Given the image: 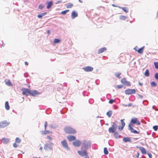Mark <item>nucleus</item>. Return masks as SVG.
Here are the masks:
<instances>
[{"label": "nucleus", "instance_id": "09e8293b", "mask_svg": "<svg viewBox=\"0 0 158 158\" xmlns=\"http://www.w3.org/2000/svg\"><path fill=\"white\" fill-rule=\"evenodd\" d=\"M47 125H48L47 122H45V124H44V127H45V130H46V127H47Z\"/></svg>", "mask_w": 158, "mask_h": 158}, {"label": "nucleus", "instance_id": "6e6552de", "mask_svg": "<svg viewBox=\"0 0 158 158\" xmlns=\"http://www.w3.org/2000/svg\"><path fill=\"white\" fill-rule=\"evenodd\" d=\"M121 83L127 86H131V84L130 82L127 81L126 78H123L121 80Z\"/></svg>", "mask_w": 158, "mask_h": 158}, {"label": "nucleus", "instance_id": "2eb2a0df", "mask_svg": "<svg viewBox=\"0 0 158 158\" xmlns=\"http://www.w3.org/2000/svg\"><path fill=\"white\" fill-rule=\"evenodd\" d=\"M144 48V46H143L138 50L136 49L135 48H134V49L139 53L142 54L143 53V50Z\"/></svg>", "mask_w": 158, "mask_h": 158}, {"label": "nucleus", "instance_id": "bb28decb", "mask_svg": "<svg viewBox=\"0 0 158 158\" xmlns=\"http://www.w3.org/2000/svg\"><path fill=\"white\" fill-rule=\"evenodd\" d=\"M144 75L146 77H148L149 75V71L148 69H147L145 72Z\"/></svg>", "mask_w": 158, "mask_h": 158}, {"label": "nucleus", "instance_id": "0eeeda50", "mask_svg": "<svg viewBox=\"0 0 158 158\" xmlns=\"http://www.w3.org/2000/svg\"><path fill=\"white\" fill-rule=\"evenodd\" d=\"M130 123L136 124L138 125H140V122L138 120L137 118H134L131 119L130 122Z\"/></svg>", "mask_w": 158, "mask_h": 158}, {"label": "nucleus", "instance_id": "4468645a", "mask_svg": "<svg viewBox=\"0 0 158 158\" xmlns=\"http://www.w3.org/2000/svg\"><path fill=\"white\" fill-rule=\"evenodd\" d=\"M124 120V119L121 120V122L122 125H121V127L119 126L118 127V129L120 131L122 130L123 129L124 127V126L125 125V123L123 121Z\"/></svg>", "mask_w": 158, "mask_h": 158}, {"label": "nucleus", "instance_id": "9d476101", "mask_svg": "<svg viewBox=\"0 0 158 158\" xmlns=\"http://www.w3.org/2000/svg\"><path fill=\"white\" fill-rule=\"evenodd\" d=\"M81 141L78 140H76L75 141L73 142V145L76 147H79L81 144Z\"/></svg>", "mask_w": 158, "mask_h": 158}, {"label": "nucleus", "instance_id": "4c0bfd02", "mask_svg": "<svg viewBox=\"0 0 158 158\" xmlns=\"http://www.w3.org/2000/svg\"><path fill=\"white\" fill-rule=\"evenodd\" d=\"M122 9L125 12L127 13L128 12V9L126 7H123Z\"/></svg>", "mask_w": 158, "mask_h": 158}, {"label": "nucleus", "instance_id": "2f4dec72", "mask_svg": "<svg viewBox=\"0 0 158 158\" xmlns=\"http://www.w3.org/2000/svg\"><path fill=\"white\" fill-rule=\"evenodd\" d=\"M121 73L118 72V73H115V76L118 78H120V75H121Z\"/></svg>", "mask_w": 158, "mask_h": 158}, {"label": "nucleus", "instance_id": "20e7f679", "mask_svg": "<svg viewBox=\"0 0 158 158\" xmlns=\"http://www.w3.org/2000/svg\"><path fill=\"white\" fill-rule=\"evenodd\" d=\"M83 151H78L77 152L79 155L82 156H85V158H89L88 156V154L85 150H83Z\"/></svg>", "mask_w": 158, "mask_h": 158}, {"label": "nucleus", "instance_id": "603ef678", "mask_svg": "<svg viewBox=\"0 0 158 158\" xmlns=\"http://www.w3.org/2000/svg\"><path fill=\"white\" fill-rule=\"evenodd\" d=\"M37 17H38V18H42V15H41V14L38 15V16H37Z\"/></svg>", "mask_w": 158, "mask_h": 158}, {"label": "nucleus", "instance_id": "dca6fc26", "mask_svg": "<svg viewBox=\"0 0 158 158\" xmlns=\"http://www.w3.org/2000/svg\"><path fill=\"white\" fill-rule=\"evenodd\" d=\"M136 147L139 149L143 154H146V149L144 148L141 147H139L138 146H137Z\"/></svg>", "mask_w": 158, "mask_h": 158}, {"label": "nucleus", "instance_id": "864d4df0", "mask_svg": "<svg viewBox=\"0 0 158 158\" xmlns=\"http://www.w3.org/2000/svg\"><path fill=\"white\" fill-rule=\"evenodd\" d=\"M47 138L49 140L52 139V138L49 136H47Z\"/></svg>", "mask_w": 158, "mask_h": 158}, {"label": "nucleus", "instance_id": "f704fd0d", "mask_svg": "<svg viewBox=\"0 0 158 158\" xmlns=\"http://www.w3.org/2000/svg\"><path fill=\"white\" fill-rule=\"evenodd\" d=\"M151 85L152 86H156L157 85L156 83L154 81H152L151 83Z\"/></svg>", "mask_w": 158, "mask_h": 158}, {"label": "nucleus", "instance_id": "49530a36", "mask_svg": "<svg viewBox=\"0 0 158 158\" xmlns=\"http://www.w3.org/2000/svg\"><path fill=\"white\" fill-rule=\"evenodd\" d=\"M155 77L158 80V73H156L155 75Z\"/></svg>", "mask_w": 158, "mask_h": 158}, {"label": "nucleus", "instance_id": "a211bd4d", "mask_svg": "<svg viewBox=\"0 0 158 158\" xmlns=\"http://www.w3.org/2000/svg\"><path fill=\"white\" fill-rule=\"evenodd\" d=\"M129 129L132 132L134 133L139 134V132L138 131H137L134 130L133 128L130 125H129Z\"/></svg>", "mask_w": 158, "mask_h": 158}, {"label": "nucleus", "instance_id": "5fc2aeb1", "mask_svg": "<svg viewBox=\"0 0 158 158\" xmlns=\"http://www.w3.org/2000/svg\"><path fill=\"white\" fill-rule=\"evenodd\" d=\"M139 155V152H138L137 153L136 155V157L137 158H138Z\"/></svg>", "mask_w": 158, "mask_h": 158}, {"label": "nucleus", "instance_id": "473e14b6", "mask_svg": "<svg viewBox=\"0 0 158 158\" xmlns=\"http://www.w3.org/2000/svg\"><path fill=\"white\" fill-rule=\"evenodd\" d=\"M60 42V40L57 39H55L54 40V43L55 44L59 43Z\"/></svg>", "mask_w": 158, "mask_h": 158}, {"label": "nucleus", "instance_id": "052dcab7", "mask_svg": "<svg viewBox=\"0 0 158 158\" xmlns=\"http://www.w3.org/2000/svg\"><path fill=\"white\" fill-rule=\"evenodd\" d=\"M79 1L81 3H82V2L80 0H79Z\"/></svg>", "mask_w": 158, "mask_h": 158}, {"label": "nucleus", "instance_id": "c9c22d12", "mask_svg": "<svg viewBox=\"0 0 158 158\" xmlns=\"http://www.w3.org/2000/svg\"><path fill=\"white\" fill-rule=\"evenodd\" d=\"M69 10H66L64 11H62L61 12V14L62 15H65L67 12H69Z\"/></svg>", "mask_w": 158, "mask_h": 158}, {"label": "nucleus", "instance_id": "3c124183", "mask_svg": "<svg viewBox=\"0 0 158 158\" xmlns=\"http://www.w3.org/2000/svg\"><path fill=\"white\" fill-rule=\"evenodd\" d=\"M47 14V13L46 12H44V13H42L41 14V15L43 17V16H44V15H45Z\"/></svg>", "mask_w": 158, "mask_h": 158}, {"label": "nucleus", "instance_id": "412c9836", "mask_svg": "<svg viewBox=\"0 0 158 158\" xmlns=\"http://www.w3.org/2000/svg\"><path fill=\"white\" fill-rule=\"evenodd\" d=\"M107 50V48L106 47H103L102 48L100 49L98 52V54H100L101 53H102L106 51Z\"/></svg>", "mask_w": 158, "mask_h": 158}, {"label": "nucleus", "instance_id": "bf43d9fd", "mask_svg": "<svg viewBox=\"0 0 158 158\" xmlns=\"http://www.w3.org/2000/svg\"><path fill=\"white\" fill-rule=\"evenodd\" d=\"M5 45V44L4 43H2V47H4Z\"/></svg>", "mask_w": 158, "mask_h": 158}, {"label": "nucleus", "instance_id": "7c9ffc66", "mask_svg": "<svg viewBox=\"0 0 158 158\" xmlns=\"http://www.w3.org/2000/svg\"><path fill=\"white\" fill-rule=\"evenodd\" d=\"M104 153L106 155H107L108 154V151L106 148H104Z\"/></svg>", "mask_w": 158, "mask_h": 158}, {"label": "nucleus", "instance_id": "b1692460", "mask_svg": "<svg viewBox=\"0 0 158 158\" xmlns=\"http://www.w3.org/2000/svg\"><path fill=\"white\" fill-rule=\"evenodd\" d=\"M6 84L9 86L12 85V84L10 80L5 81Z\"/></svg>", "mask_w": 158, "mask_h": 158}, {"label": "nucleus", "instance_id": "13d9d810", "mask_svg": "<svg viewBox=\"0 0 158 158\" xmlns=\"http://www.w3.org/2000/svg\"><path fill=\"white\" fill-rule=\"evenodd\" d=\"M47 33H48V35L50 34V30H48V31H47Z\"/></svg>", "mask_w": 158, "mask_h": 158}, {"label": "nucleus", "instance_id": "8fccbe9b", "mask_svg": "<svg viewBox=\"0 0 158 158\" xmlns=\"http://www.w3.org/2000/svg\"><path fill=\"white\" fill-rule=\"evenodd\" d=\"M62 2V1L61 0H59V1H57L56 3H55V4H58V3H60Z\"/></svg>", "mask_w": 158, "mask_h": 158}, {"label": "nucleus", "instance_id": "7ed1b4c3", "mask_svg": "<svg viewBox=\"0 0 158 158\" xmlns=\"http://www.w3.org/2000/svg\"><path fill=\"white\" fill-rule=\"evenodd\" d=\"M117 128V125L115 123H113L111 127H110L108 129L109 132L110 133H115Z\"/></svg>", "mask_w": 158, "mask_h": 158}, {"label": "nucleus", "instance_id": "e2e57ef3", "mask_svg": "<svg viewBox=\"0 0 158 158\" xmlns=\"http://www.w3.org/2000/svg\"><path fill=\"white\" fill-rule=\"evenodd\" d=\"M40 149H42V147H40Z\"/></svg>", "mask_w": 158, "mask_h": 158}, {"label": "nucleus", "instance_id": "a878e982", "mask_svg": "<svg viewBox=\"0 0 158 158\" xmlns=\"http://www.w3.org/2000/svg\"><path fill=\"white\" fill-rule=\"evenodd\" d=\"M112 114V111L111 110H109L107 113L106 114L109 117H111Z\"/></svg>", "mask_w": 158, "mask_h": 158}, {"label": "nucleus", "instance_id": "f03ea898", "mask_svg": "<svg viewBox=\"0 0 158 158\" xmlns=\"http://www.w3.org/2000/svg\"><path fill=\"white\" fill-rule=\"evenodd\" d=\"M91 146V143L89 141H84L83 143V145L81 147V150H83L87 149Z\"/></svg>", "mask_w": 158, "mask_h": 158}, {"label": "nucleus", "instance_id": "ea45409f", "mask_svg": "<svg viewBox=\"0 0 158 158\" xmlns=\"http://www.w3.org/2000/svg\"><path fill=\"white\" fill-rule=\"evenodd\" d=\"M44 7V6L42 4H40L39 6V8L40 9H42Z\"/></svg>", "mask_w": 158, "mask_h": 158}, {"label": "nucleus", "instance_id": "f257e3e1", "mask_svg": "<svg viewBox=\"0 0 158 158\" xmlns=\"http://www.w3.org/2000/svg\"><path fill=\"white\" fill-rule=\"evenodd\" d=\"M65 132L68 134H74L76 133V131L74 129L70 127H66L64 128Z\"/></svg>", "mask_w": 158, "mask_h": 158}, {"label": "nucleus", "instance_id": "4d7b16f0", "mask_svg": "<svg viewBox=\"0 0 158 158\" xmlns=\"http://www.w3.org/2000/svg\"><path fill=\"white\" fill-rule=\"evenodd\" d=\"M25 64L26 65H28V64L27 61H25Z\"/></svg>", "mask_w": 158, "mask_h": 158}, {"label": "nucleus", "instance_id": "79ce46f5", "mask_svg": "<svg viewBox=\"0 0 158 158\" xmlns=\"http://www.w3.org/2000/svg\"><path fill=\"white\" fill-rule=\"evenodd\" d=\"M123 86V85H118L116 86V88L118 89H120L122 88Z\"/></svg>", "mask_w": 158, "mask_h": 158}, {"label": "nucleus", "instance_id": "e433bc0d", "mask_svg": "<svg viewBox=\"0 0 158 158\" xmlns=\"http://www.w3.org/2000/svg\"><path fill=\"white\" fill-rule=\"evenodd\" d=\"M52 133V132H51V131H46L45 130V131L44 132H43L42 133V134L43 135H45L47 134H48V133Z\"/></svg>", "mask_w": 158, "mask_h": 158}, {"label": "nucleus", "instance_id": "c756f323", "mask_svg": "<svg viewBox=\"0 0 158 158\" xmlns=\"http://www.w3.org/2000/svg\"><path fill=\"white\" fill-rule=\"evenodd\" d=\"M130 138H129L127 137V138H123V140L125 142H127L128 141H130Z\"/></svg>", "mask_w": 158, "mask_h": 158}, {"label": "nucleus", "instance_id": "ddd939ff", "mask_svg": "<svg viewBox=\"0 0 158 158\" xmlns=\"http://www.w3.org/2000/svg\"><path fill=\"white\" fill-rule=\"evenodd\" d=\"M22 90L23 91L22 94L23 95L26 94H30V91L28 89L23 88L22 89Z\"/></svg>", "mask_w": 158, "mask_h": 158}, {"label": "nucleus", "instance_id": "a19ab883", "mask_svg": "<svg viewBox=\"0 0 158 158\" xmlns=\"http://www.w3.org/2000/svg\"><path fill=\"white\" fill-rule=\"evenodd\" d=\"M154 64L155 65V68L156 69H158V62H154Z\"/></svg>", "mask_w": 158, "mask_h": 158}, {"label": "nucleus", "instance_id": "f8f14e48", "mask_svg": "<svg viewBox=\"0 0 158 158\" xmlns=\"http://www.w3.org/2000/svg\"><path fill=\"white\" fill-rule=\"evenodd\" d=\"M40 94V93L37 92L36 90H34L32 91H30V95L33 96H35L36 95H39Z\"/></svg>", "mask_w": 158, "mask_h": 158}, {"label": "nucleus", "instance_id": "aec40b11", "mask_svg": "<svg viewBox=\"0 0 158 158\" xmlns=\"http://www.w3.org/2000/svg\"><path fill=\"white\" fill-rule=\"evenodd\" d=\"M44 149L46 151H47L48 150H49L50 151H52V148L51 147L50 145L49 144H46L44 147Z\"/></svg>", "mask_w": 158, "mask_h": 158}, {"label": "nucleus", "instance_id": "c03bdc74", "mask_svg": "<svg viewBox=\"0 0 158 158\" xmlns=\"http://www.w3.org/2000/svg\"><path fill=\"white\" fill-rule=\"evenodd\" d=\"M153 128L155 131H156L158 129V127L157 125L154 126L153 127Z\"/></svg>", "mask_w": 158, "mask_h": 158}, {"label": "nucleus", "instance_id": "58836bf2", "mask_svg": "<svg viewBox=\"0 0 158 158\" xmlns=\"http://www.w3.org/2000/svg\"><path fill=\"white\" fill-rule=\"evenodd\" d=\"M114 136L116 138H118L119 137V134L117 132L114 133Z\"/></svg>", "mask_w": 158, "mask_h": 158}, {"label": "nucleus", "instance_id": "c85d7f7f", "mask_svg": "<svg viewBox=\"0 0 158 158\" xmlns=\"http://www.w3.org/2000/svg\"><path fill=\"white\" fill-rule=\"evenodd\" d=\"M2 140L3 142L5 143H6L9 142V140L8 139L5 138H2Z\"/></svg>", "mask_w": 158, "mask_h": 158}, {"label": "nucleus", "instance_id": "423d86ee", "mask_svg": "<svg viewBox=\"0 0 158 158\" xmlns=\"http://www.w3.org/2000/svg\"><path fill=\"white\" fill-rule=\"evenodd\" d=\"M125 93L126 94H131L135 93V89H128L125 91Z\"/></svg>", "mask_w": 158, "mask_h": 158}, {"label": "nucleus", "instance_id": "de8ad7c7", "mask_svg": "<svg viewBox=\"0 0 158 158\" xmlns=\"http://www.w3.org/2000/svg\"><path fill=\"white\" fill-rule=\"evenodd\" d=\"M148 155L149 158H152V155L151 154L150 152L148 153Z\"/></svg>", "mask_w": 158, "mask_h": 158}, {"label": "nucleus", "instance_id": "9b49d317", "mask_svg": "<svg viewBox=\"0 0 158 158\" xmlns=\"http://www.w3.org/2000/svg\"><path fill=\"white\" fill-rule=\"evenodd\" d=\"M86 72H91L93 70V68L90 66H86L83 68Z\"/></svg>", "mask_w": 158, "mask_h": 158}, {"label": "nucleus", "instance_id": "4be33fe9", "mask_svg": "<svg viewBox=\"0 0 158 158\" xmlns=\"http://www.w3.org/2000/svg\"><path fill=\"white\" fill-rule=\"evenodd\" d=\"M5 106L6 109L7 110H9V109L10 108V107L9 105V103H8V102H7V101L5 103Z\"/></svg>", "mask_w": 158, "mask_h": 158}, {"label": "nucleus", "instance_id": "393cba45", "mask_svg": "<svg viewBox=\"0 0 158 158\" xmlns=\"http://www.w3.org/2000/svg\"><path fill=\"white\" fill-rule=\"evenodd\" d=\"M120 19L122 20H124L127 18V17L125 16L121 15L119 16Z\"/></svg>", "mask_w": 158, "mask_h": 158}, {"label": "nucleus", "instance_id": "680f3d73", "mask_svg": "<svg viewBox=\"0 0 158 158\" xmlns=\"http://www.w3.org/2000/svg\"><path fill=\"white\" fill-rule=\"evenodd\" d=\"M33 158H40V157H38V158H37V157H33Z\"/></svg>", "mask_w": 158, "mask_h": 158}, {"label": "nucleus", "instance_id": "37998d69", "mask_svg": "<svg viewBox=\"0 0 158 158\" xmlns=\"http://www.w3.org/2000/svg\"><path fill=\"white\" fill-rule=\"evenodd\" d=\"M17 143L15 142L14 143H13V146L14 148H16L18 147V145L17 144Z\"/></svg>", "mask_w": 158, "mask_h": 158}, {"label": "nucleus", "instance_id": "72a5a7b5", "mask_svg": "<svg viewBox=\"0 0 158 158\" xmlns=\"http://www.w3.org/2000/svg\"><path fill=\"white\" fill-rule=\"evenodd\" d=\"M73 6V4L72 3H69L66 5V7L68 8H72Z\"/></svg>", "mask_w": 158, "mask_h": 158}, {"label": "nucleus", "instance_id": "cd10ccee", "mask_svg": "<svg viewBox=\"0 0 158 158\" xmlns=\"http://www.w3.org/2000/svg\"><path fill=\"white\" fill-rule=\"evenodd\" d=\"M21 142V139L18 137H17L15 140V142L18 143H19Z\"/></svg>", "mask_w": 158, "mask_h": 158}, {"label": "nucleus", "instance_id": "f3484780", "mask_svg": "<svg viewBox=\"0 0 158 158\" xmlns=\"http://www.w3.org/2000/svg\"><path fill=\"white\" fill-rule=\"evenodd\" d=\"M78 15V14L77 12L75 11H73L71 14V18L72 19H74L77 17Z\"/></svg>", "mask_w": 158, "mask_h": 158}, {"label": "nucleus", "instance_id": "6e6d98bb", "mask_svg": "<svg viewBox=\"0 0 158 158\" xmlns=\"http://www.w3.org/2000/svg\"><path fill=\"white\" fill-rule=\"evenodd\" d=\"M139 84L141 86H142L143 85V84L142 83H141L139 82Z\"/></svg>", "mask_w": 158, "mask_h": 158}, {"label": "nucleus", "instance_id": "1a4fd4ad", "mask_svg": "<svg viewBox=\"0 0 158 158\" xmlns=\"http://www.w3.org/2000/svg\"><path fill=\"white\" fill-rule=\"evenodd\" d=\"M61 144L63 147L67 149H69L68 144L66 140H64L61 142Z\"/></svg>", "mask_w": 158, "mask_h": 158}, {"label": "nucleus", "instance_id": "39448f33", "mask_svg": "<svg viewBox=\"0 0 158 158\" xmlns=\"http://www.w3.org/2000/svg\"><path fill=\"white\" fill-rule=\"evenodd\" d=\"M10 123L7 122L6 121H4L0 122V128L8 126Z\"/></svg>", "mask_w": 158, "mask_h": 158}, {"label": "nucleus", "instance_id": "6ab92c4d", "mask_svg": "<svg viewBox=\"0 0 158 158\" xmlns=\"http://www.w3.org/2000/svg\"><path fill=\"white\" fill-rule=\"evenodd\" d=\"M67 139L70 141L74 140L76 139V137L74 136L69 135L67 136Z\"/></svg>", "mask_w": 158, "mask_h": 158}, {"label": "nucleus", "instance_id": "5701e85b", "mask_svg": "<svg viewBox=\"0 0 158 158\" xmlns=\"http://www.w3.org/2000/svg\"><path fill=\"white\" fill-rule=\"evenodd\" d=\"M52 4L53 3L52 1H50V2H49L48 3L47 8V9H49L52 6Z\"/></svg>", "mask_w": 158, "mask_h": 158}, {"label": "nucleus", "instance_id": "a18cd8bd", "mask_svg": "<svg viewBox=\"0 0 158 158\" xmlns=\"http://www.w3.org/2000/svg\"><path fill=\"white\" fill-rule=\"evenodd\" d=\"M114 102V100L113 99H110L109 101V102L110 104H112Z\"/></svg>", "mask_w": 158, "mask_h": 158}]
</instances>
